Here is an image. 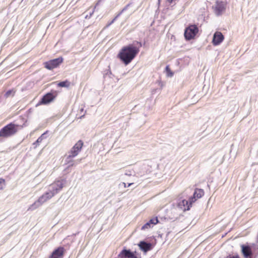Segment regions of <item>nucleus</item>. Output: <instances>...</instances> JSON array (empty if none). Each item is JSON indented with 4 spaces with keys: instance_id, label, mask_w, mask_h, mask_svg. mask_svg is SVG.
Here are the masks:
<instances>
[{
    "instance_id": "9d476101",
    "label": "nucleus",
    "mask_w": 258,
    "mask_h": 258,
    "mask_svg": "<svg viewBox=\"0 0 258 258\" xmlns=\"http://www.w3.org/2000/svg\"><path fill=\"white\" fill-rule=\"evenodd\" d=\"M65 249L63 247L59 246L55 249L48 258H62Z\"/></svg>"
},
{
    "instance_id": "5701e85b",
    "label": "nucleus",
    "mask_w": 258,
    "mask_h": 258,
    "mask_svg": "<svg viewBox=\"0 0 258 258\" xmlns=\"http://www.w3.org/2000/svg\"><path fill=\"white\" fill-rule=\"evenodd\" d=\"M131 5V4H128L127 5H126L123 9L116 16V17H119L122 13H123L124 11H125Z\"/></svg>"
},
{
    "instance_id": "9b49d317",
    "label": "nucleus",
    "mask_w": 258,
    "mask_h": 258,
    "mask_svg": "<svg viewBox=\"0 0 258 258\" xmlns=\"http://www.w3.org/2000/svg\"><path fill=\"white\" fill-rule=\"evenodd\" d=\"M226 4L224 2L217 1L215 6V13L217 16H220L225 10Z\"/></svg>"
},
{
    "instance_id": "dca6fc26",
    "label": "nucleus",
    "mask_w": 258,
    "mask_h": 258,
    "mask_svg": "<svg viewBox=\"0 0 258 258\" xmlns=\"http://www.w3.org/2000/svg\"><path fill=\"white\" fill-rule=\"evenodd\" d=\"M204 195L203 189L196 188L192 197H190V202L194 203L197 199L202 198Z\"/></svg>"
},
{
    "instance_id": "72a5a7b5",
    "label": "nucleus",
    "mask_w": 258,
    "mask_h": 258,
    "mask_svg": "<svg viewBox=\"0 0 258 258\" xmlns=\"http://www.w3.org/2000/svg\"><path fill=\"white\" fill-rule=\"evenodd\" d=\"M118 17H116V16L114 18L115 19V20L117 19Z\"/></svg>"
},
{
    "instance_id": "4be33fe9",
    "label": "nucleus",
    "mask_w": 258,
    "mask_h": 258,
    "mask_svg": "<svg viewBox=\"0 0 258 258\" xmlns=\"http://www.w3.org/2000/svg\"><path fill=\"white\" fill-rule=\"evenodd\" d=\"M165 71L167 73V76L169 77H171L173 76V73L171 71L168 66H167L165 68Z\"/></svg>"
},
{
    "instance_id": "423d86ee",
    "label": "nucleus",
    "mask_w": 258,
    "mask_h": 258,
    "mask_svg": "<svg viewBox=\"0 0 258 258\" xmlns=\"http://www.w3.org/2000/svg\"><path fill=\"white\" fill-rule=\"evenodd\" d=\"M62 61L63 58L62 57H59L45 62L44 63V67L48 70H51L57 67Z\"/></svg>"
},
{
    "instance_id": "f704fd0d",
    "label": "nucleus",
    "mask_w": 258,
    "mask_h": 258,
    "mask_svg": "<svg viewBox=\"0 0 258 258\" xmlns=\"http://www.w3.org/2000/svg\"><path fill=\"white\" fill-rule=\"evenodd\" d=\"M115 258H118V257H115Z\"/></svg>"
},
{
    "instance_id": "f8f14e48",
    "label": "nucleus",
    "mask_w": 258,
    "mask_h": 258,
    "mask_svg": "<svg viewBox=\"0 0 258 258\" xmlns=\"http://www.w3.org/2000/svg\"><path fill=\"white\" fill-rule=\"evenodd\" d=\"M193 203L190 202V199L189 198L188 201L186 200H182L178 203L177 207L183 211H187L190 209V207Z\"/></svg>"
},
{
    "instance_id": "f3484780",
    "label": "nucleus",
    "mask_w": 258,
    "mask_h": 258,
    "mask_svg": "<svg viewBox=\"0 0 258 258\" xmlns=\"http://www.w3.org/2000/svg\"><path fill=\"white\" fill-rule=\"evenodd\" d=\"M159 222L157 217L153 218L150 219L148 222L145 224L141 228L142 230H145L146 229L150 228Z\"/></svg>"
},
{
    "instance_id": "2eb2a0df",
    "label": "nucleus",
    "mask_w": 258,
    "mask_h": 258,
    "mask_svg": "<svg viewBox=\"0 0 258 258\" xmlns=\"http://www.w3.org/2000/svg\"><path fill=\"white\" fill-rule=\"evenodd\" d=\"M241 252L245 258H252V252L249 245H242Z\"/></svg>"
},
{
    "instance_id": "473e14b6",
    "label": "nucleus",
    "mask_w": 258,
    "mask_h": 258,
    "mask_svg": "<svg viewBox=\"0 0 258 258\" xmlns=\"http://www.w3.org/2000/svg\"><path fill=\"white\" fill-rule=\"evenodd\" d=\"M118 17H116V16L114 18L115 19V20L117 19Z\"/></svg>"
},
{
    "instance_id": "c85d7f7f",
    "label": "nucleus",
    "mask_w": 258,
    "mask_h": 258,
    "mask_svg": "<svg viewBox=\"0 0 258 258\" xmlns=\"http://www.w3.org/2000/svg\"><path fill=\"white\" fill-rule=\"evenodd\" d=\"M133 184H134V183H128V185H127V187L130 186L131 185H132Z\"/></svg>"
},
{
    "instance_id": "6e6552de",
    "label": "nucleus",
    "mask_w": 258,
    "mask_h": 258,
    "mask_svg": "<svg viewBox=\"0 0 258 258\" xmlns=\"http://www.w3.org/2000/svg\"><path fill=\"white\" fill-rule=\"evenodd\" d=\"M136 251L133 252L130 249L124 247L118 255V258H138L136 255Z\"/></svg>"
},
{
    "instance_id": "20e7f679",
    "label": "nucleus",
    "mask_w": 258,
    "mask_h": 258,
    "mask_svg": "<svg viewBox=\"0 0 258 258\" xmlns=\"http://www.w3.org/2000/svg\"><path fill=\"white\" fill-rule=\"evenodd\" d=\"M198 31L199 28L196 25H189L185 29L184 33L185 39L187 40L193 39L198 33Z\"/></svg>"
},
{
    "instance_id": "f257e3e1",
    "label": "nucleus",
    "mask_w": 258,
    "mask_h": 258,
    "mask_svg": "<svg viewBox=\"0 0 258 258\" xmlns=\"http://www.w3.org/2000/svg\"><path fill=\"white\" fill-rule=\"evenodd\" d=\"M139 49L133 44L123 47L119 51L117 57L125 65L128 64L136 56Z\"/></svg>"
},
{
    "instance_id": "6ab92c4d",
    "label": "nucleus",
    "mask_w": 258,
    "mask_h": 258,
    "mask_svg": "<svg viewBox=\"0 0 258 258\" xmlns=\"http://www.w3.org/2000/svg\"><path fill=\"white\" fill-rule=\"evenodd\" d=\"M44 194L49 199H50L55 196V194L50 190V189H49V187H48V190L46 191Z\"/></svg>"
},
{
    "instance_id": "393cba45",
    "label": "nucleus",
    "mask_w": 258,
    "mask_h": 258,
    "mask_svg": "<svg viewBox=\"0 0 258 258\" xmlns=\"http://www.w3.org/2000/svg\"><path fill=\"white\" fill-rule=\"evenodd\" d=\"M5 185V180L3 178H0V190H2Z\"/></svg>"
},
{
    "instance_id": "7ed1b4c3",
    "label": "nucleus",
    "mask_w": 258,
    "mask_h": 258,
    "mask_svg": "<svg viewBox=\"0 0 258 258\" xmlns=\"http://www.w3.org/2000/svg\"><path fill=\"white\" fill-rule=\"evenodd\" d=\"M83 145V142L81 140H79L69 152V155L67 157L68 163L69 164V167L74 165V164L72 162H71L70 159L76 157L78 154L81 151Z\"/></svg>"
},
{
    "instance_id": "412c9836",
    "label": "nucleus",
    "mask_w": 258,
    "mask_h": 258,
    "mask_svg": "<svg viewBox=\"0 0 258 258\" xmlns=\"http://www.w3.org/2000/svg\"><path fill=\"white\" fill-rule=\"evenodd\" d=\"M15 93V91L13 90H9L7 91L5 94V97L6 98L10 97V96H13Z\"/></svg>"
},
{
    "instance_id": "cd10ccee",
    "label": "nucleus",
    "mask_w": 258,
    "mask_h": 258,
    "mask_svg": "<svg viewBox=\"0 0 258 258\" xmlns=\"http://www.w3.org/2000/svg\"><path fill=\"white\" fill-rule=\"evenodd\" d=\"M115 21V19H113L111 22H110L107 25H106V27H108V26H109L110 25H111Z\"/></svg>"
},
{
    "instance_id": "ddd939ff",
    "label": "nucleus",
    "mask_w": 258,
    "mask_h": 258,
    "mask_svg": "<svg viewBox=\"0 0 258 258\" xmlns=\"http://www.w3.org/2000/svg\"><path fill=\"white\" fill-rule=\"evenodd\" d=\"M224 37L221 32L217 31L213 35L212 43L215 46L219 45L224 40Z\"/></svg>"
},
{
    "instance_id": "b1692460",
    "label": "nucleus",
    "mask_w": 258,
    "mask_h": 258,
    "mask_svg": "<svg viewBox=\"0 0 258 258\" xmlns=\"http://www.w3.org/2000/svg\"><path fill=\"white\" fill-rule=\"evenodd\" d=\"M131 5V4H128L127 5H126L123 9L116 16V17H119L122 13H123L124 11H125Z\"/></svg>"
},
{
    "instance_id": "a211bd4d",
    "label": "nucleus",
    "mask_w": 258,
    "mask_h": 258,
    "mask_svg": "<svg viewBox=\"0 0 258 258\" xmlns=\"http://www.w3.org/2000/svg\"><path fill=\"white\" fill-rule=\"evenodd\" d=\"M47 131L42 134L33 143V145L35 146L34 148H36L39 145V144L42 142L43 140L46 138V134H47Z\"/></svg>"
},
{
    "instance_id": "bb28decb",
    "label": "nucleus",
    "mask_w": 258,
    "mask_h": 258,
    "mask_svg": "<svg viewBox=\"0 0 258 258\" xmlns=\"http://www.w3.org/2000/svg\"><path fill=\"white\" fill-rule=\"evenodd\" d=\"M167 1L170 4H175V3L177 1V0H167Z\"/></svg>"
},
{
    "instance_id": "1a4fd4ad",
    "label": "nucleus",
    "mask_w": 258,
    "mask_h": 258,
    "mask_svg": "<svg viewBox=\"0 0 258 258\" xmlns=\"http://www.w3.org/2000/svg\"><path fill=\"white\" fill-rule=\"evenodd\" d=\"M55 97V95H54L53 93H47L42 97L38 104H47L52 101Z\"/></svg>"
},
{
    "instance_id": "a878e982",
    "label": "nucleus",
    "mask_w": 258,
    "mask_h": 258,
    "mask_svg": "<svg viewBox=\"0 0 258 258\" xmlns=\"http://www.w3.org/2000/svg\"><path fill=\"white\" fill-rule=\"evenodd\" d=\"M226 258H240V257L238 255H229L227 256Z\"/></svg>"
},
{
    "instance_id": "4468645a",
    "label": "nucleus",
    "mask_w": 258,
    "mask_h": 258,
    "mask_svg": "<svg viewBox=\"0 0 258 258\" xmlns=\"http://www.w3.org/2000/svg\"><path fill=\"white\" fill-rule=\"evenodd\" d=\"M140 249L144 252L151 250L153 248V245L150 242H146L144 240L141 241L138 244Z\"/></svg>"
},
{
    "instance_id": "0eeeda50",
    "label": "nucleus",
    "mask_w": 258,
    "mask_h": 258,
    "mask_svg": "<svg viewBox=\"0 0 258 258\" xmlns=\"http://www.w3.org/2000/svg\"><path fill=\"white\" fill-rule=\"evenodd\" d=\"M48 200H49L48 198H47L44 194H43L41 196H40L39 199L35 202L33 204H32L30 207L28 209V210H34L39 207H40L41 205H42L43 203L47 201Z\"/></svg>"
},
{
    "instance_id": "aec40b11",
    "label": "nucleus",
    "mask_w": 258,
    "mask_h": 258,
    "mask_svg": "<svg viewBox=\"0 0 258 258\" xmlns=\"http://www.w3.org/2000/svg\"><path fill=\"white\" fill-rule=\"evenodd\" d=\"M69 85L70 83L68 81L60 82L57 84L58 86L61 87H67Z\"/></svg>"
},
{
    "instance_id": "f03ea898",
    "label": "nucleus",
    "mask_w": 258,
    "mask_h": 258,
    "mask_svg": "<svg viewBox=\"0 0 258 258\" xmlns=\"http://www.w3.org/2000/svg\"><path fill=\"white\" fill-rule=\"evenodd\" d=\"M23 125L11 122L0 130V137L8 138L15 135L19 130L22 129Z\"/></svg>"
},
{
    "instance_id": "2f4dec72",
    "label": "nucleus",
    "mask_w": 258,
    "mask_h": 258,
    "mask_svg": "<svg viewBox=\"0 0 258 258\" xmlns=\"http://www.w3.org/2000/svg\"><path fill=\"white\" fill-rule=\"evenodd\" d=\"M139 44H140V46H142V44L141 42H138Z\"/></svg>"
},
{
    "instance_id": "c756f323",
    "label": "nucleus",
    "mask_w": 258,
    "mask_h": 258,
    "mask_svg": "<svg viewBox=\"0 0 258 258\" xmlns=\"http://www.w3.org/2000/svg\"><path fill=\"white\" fill-rule=\"evenodd\" d=\"M122 185H123V186H124V187H126V183H124V182H122Z\"/></svg>"
},
{
    "instance_id": "7c9ffc66",
    "label": "nucleus",
    "mask_w": 258,
    "mask_h": 258,
    "mask_svg": "<svg viewBox=\"0 0 258 258\" xmlns=\"http://www.w3.org/2000/svg\"><path fill=\"white\" fill-rule=\"evenodd\" d=\"M93 11L92 12V13H90V17H91L92 16V15L93 14Z\"/></svg>"
},
{
    "instance_id": "39448f33",
    "label": "nucleus",
    "mask_w": 258,
    "mask_h": 258,
    "mask_svg": "<svg viewBox=\"0 0 258 258\" xmlns=\"http://www.w3.org/2000/svg\"><path fill=\"white\" fill-rule=\"evenodd\" d=\"M66 182L64 179L58 180L49 185L48 187L55 195L62 189Z\"/></svg>"
}]
</instances>
